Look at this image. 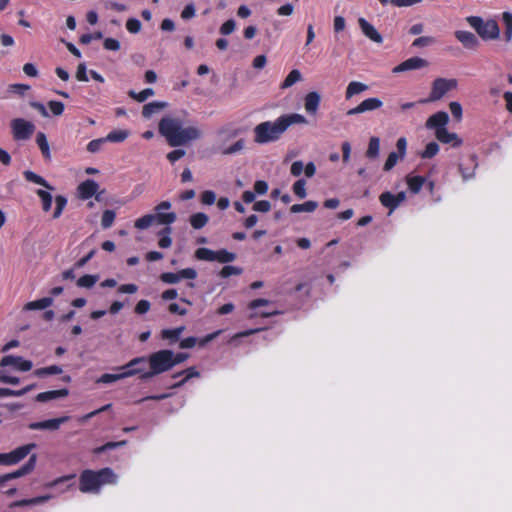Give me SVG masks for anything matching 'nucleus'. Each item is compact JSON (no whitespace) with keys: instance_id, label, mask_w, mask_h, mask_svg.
I'll list each match as a JSON object with an SVG mask.
<instances>
[{"instance_id":"obj_1","label":"nucleus","mask_w":512,"mask_h":512,"mask_svg":"<svg viewBox=\"0 0 512 512\" xmlns=\"http://www.w3.org/2000/svg\"><path fill=\"white\" fill-rule=\"evenodd\" d=\"M159 133L171 147L185 146L202 136L196 125H185L182 119L173 116L163 117L158 124Z\"/></svg>"},{"instance_id":"obj_2","label":"nucleus","mask_w":512,"mask_h":512,"mask_svg":"<svg viewBox=\"0 0 512 512\" xmlns=\"http://www.w3.org/2000/svg\"><path fill=\"white\" fill-rule=\"evenodd\" d=\"M307 123V119L301 114H283L274 121H265L256 125L253 129L254 142L261 145L276 142L291 125Z\"/></svg>"},{"instance_id":"obj_3","label":"nucleus","mask_w":512,"mask_h":512,"mask_svg":"<svg viewBox=\"0 0 512 512\" xmlns=\"http://www.w3.org/2000/svg\"><path fill=\"white\" fill-rule=\"evenodd\" d=\"M118 475L111 468L99 471L84 470L79 477V489L83 493L98 494L103 485L116 484Z\"/></svg>"},{"instance_id":"obj_4","label":"nucleus","mask_w":512,"mask_h":512,"mask_svg":"<svg viewBox=\"0 0 512 512\" xmlns=\"http://www.w3.org/2000/svg\"><path fill=\"white\" fill-rule=\"evenodd\" d=\"M147 359L150 365V370L141 374L140 378L142 380L150 379L173 368L171 350H159L150 354Z\"/></svg>"},{"instance_id":"obj_5","label":"nucleus","mask_w":512,"mask_h":512,"mask_svg":"<svg viewBox=\"0 0 512 512\" xmlns=\"http://www.w3.org/2000/svg\"><path fill=\"white\" fill-rule=\"evenodd\" d=\"M467 22L483 40H496L500 36V28L494 19L485 21L478 16H469Z\"/></svg>"},{"instance_id":"obj_6","label":"nucleus","mask_w":512,"mask_h":512,"mask_svg":"<svg viewBox=\"0 0 512 512\" xmlns=\"http://www.w3.org/2000/svg\"><path fill=\"white\" fill-rule=\"evenodd\" d=\"M457 87L456 79L436 78L431 87L428 99L421 100V103L440 100L447 92Z\"/></svg>"},{"instance_id":"obj_7","label":"nucleus","mask_w":512,"mask_h":512,"mask_svg":"<svg viewBox=\"0 0 512 512\" xmlns=\"http://www.w3.org/2000/svg\"><path fill=\"white\" fill-rule=\"evenodd\" d=\"M36 448L35 443H29L17 447L8 453H0V465L12 466L22 461L27 455Z\"/></svg>"},{"instance_id":"obj_8","label":"nucleus","mask_w":512,"mask_h":512,"mask_svg":"<svg viewBox=\"0 0 512 512\" xmlns=\"http://www.w3.org/2000/svg\"><path fill=\"white\" fill-rule=\"evenodd\" d=\"M10 127L15 140H27L35 131V125L23 118L11 120Z\"/></svg>"},{"instance_id":"obj_9","label":"nucleus","mask_w":512,"mask_h":512,"mask_svg":"<svg viewBox=\"0 0 512 512\" xmlns=\"http://www.w3.org/2000/svg\"><path fill=\"white\" fill-rule=\"evenodd\" d=\"M171 208V203L169 201H163L159 203L155 207V214H153L155 221L157 224L167 225L169 227L170 224L176 221V214L174 212H165Z\"/></svg>"},{"instance_id":"obj_10","label":"nucleus","mask_w":512,"mask_h":512,"mask_svg":"<svg viewBox=\"0 0 512 512\" xmlns=\"http://www.w3.org/2000/svg\"><path fill=\"white\" fill-rule=\"evenodd\" d=\"M448 123L449 115L444 111H438L427 119L425 126L427 129L433 130L436 136L440 131L447 129Z\"/></svg>"},{"instance_id":"obj_11","label":"nucleus","mask_w":512,"mask_h":512,"mask_svg":"<svg viewBox=\"0 0 512 512\" xmlns=\"http://www.w3.org/2000/svg\"><path fill=\"white\" fill-rule=\"evenodd\" d=\"M429 65L428 61L420 57H411L399 65L395 66L392 70L393 73H401L410 70H417L425 68Z\"/></svg>"},{"instance_id":"obj_12","label":"nucleus","mask_w":512,"mask_h":512,"mask_svg":"<svg viewBox=\"0 0 512 512\" xmlns=\"http://www.w3.org/2000/svg\"><path fill=\"white\" fill-rule=\"evenodd\" d=\"M383 102L377 97H371L363 100L358 106L347 111V115L352 116L368 111H373L381 108Z\"/></svg>"},{"instance_id":"obj_13","label":"nucleus","mask_w":512,"mask_h":512,"mask_svg":"<svg viewBox=\"0 0 512 512\" xmlns=\"http://www.w3.org/2000/svg\"><path fill=\"white\" fill-rule=\"evenodd\" d=\"M69 420L68 416H63L60 418L49 419L41 422H34L29 424V429L31 430H58L59 427Z\"/></svg>"},{"instance_id":"obj_14","label":"nucleus","mask_w":512,"mask_h":512,"mask_svg":"<svg viewBox=\"0 0 512 512\" xmlns=\"http://www.w3.org/2000/svg\"><path fill=\"white\" fill-rule=\"evenodd\" d=\"M9 365H13L18 370L24 371V372L31 370L33 367V364L31 361L24 360L23 358H21L19 356H13V355L5 356L4 358H2V360L0 362V366H2V367L9 366Z\"/></svg>"},{"instance_id":"obj_15","label":"nucleus","mask_w":512,"mask_h":512,"mask_svg":"<svg viewBox=\"0 0 512 512\" xmlns=\"http://www.w3.org/2000/svg\"><path fill=\"white\" fill-rule=\"evenodd\" d=\"M359 27L362 33L369 38L371 41L381 44L383 42V38L381 34L376 30V28L370 24L365 18L358 19Z\"/></svg>"},{"instance_id":"obj_16","label":"nucleus","mask_w":512,"mask_h":512,"mask_svg":"<svg viewBox=\"0 0 512 512\" xmlns=\"http://www.w3.org/2000/svg\"><path fill=\"white\" fill-rule=\"evenodd\" d=\"M435 138L443 144H450L452 147H459L463 143L462 139L458 136V134L454 132H449L448 129H445L444 131H440L439 133H437Z\"/></svg>"},{"instance_id":"obj_17","label":"nucleus","mask_w":512,"mask_h":512,"mask_svg":"<svg viewBox=\"0 0 512 512\" xmlns=\"http://www.w3.org/2000/svg\"><path fill=\"white\" fill-rule=\"evenodd\" d=\"M454 35H455L456 39L460 43H462L463 46L466 48L472 49V48L477 47L479 44L477 37L472 32L458 30V31H455Z\"/></svg>"},{"instance_id":"obj_18","label":"nucleus","mask_w":512,"mask_h":512,"mask_svg":"<svg viewBox=\"0 0 512 512\" xmlns=\"http://www.w3.org/2000/svg\"><path fill=\"white\" fill-rule=\"evenodd\" d=\"M37 461V455L32 454L29 458V460L19 469H17L14 472L8 473L10 480L23 477L29 473H31L35 466Z\"/></svg>"},{"instance_id":"obj_19","label":"nucleus","mask_w":512,"mask_h":512,"mask_svg":"<svg viewBox=\"0 0 512 512\" xmlns=\"http://www.w3.org/2000/svg\"><path fill=\"white\" fill-rule=\"evenodd\" d=\"M320 94L318 92H309L304 99V108L307 113L315 114L320 104Z\"/></svg>"},{"instance_id":"obj_20","label":"nucleus","mask_w":512,"mask_h":512,"mask_svg":"<svg viewBox=\"0 0 512 512\" xmlns=\"http://www.w3.org/2000/svg\"><path fill=\"white\" fill-rule=\"evenodd\" d=\"M140 371H141V369H131V370L124 371L123 373H120V374H108V373L103 374L97 380V382L105 383V384L112 383V382L118 381L123 378L131 377L135 374H138Z\"/></svg>"},{"instance_id":"obj_21","label":"nucleus","mask_w":512,"mask_h":512,"mask_svg":"<svg viewBox=\"0 0 512 512\" xmlns=\"http://www.w3.org/2000/svg\"><path fill=\"white\" fill-rule=\"evenodd\" d=\"M99 186L94 180H86L82 182L79 187V194L81 198L88 199L92 197L98 190Z\"/></svg>"},{"instance_id":"obj_22","label":"nucleus","mask_w":512,"mask_h":512,"mask_svg":"<svg viewBox=\"0 0 512 512\" xmlns=\"http://www.w3.org/2000/svg\"><path fill=\"white\" fill-rule=\"evenodd\" d=\"M54 300L52 297H44L35 301L28 302L24 305L23 310H43L50 307Z\"/></svg>"},{"instance_id":"obj_23","label":"nucleus","mask_w":512,"mask_h":512,"mask_svg":"<svg viewBox=\"0 0 512 512\" xmlns=\"http://www.w3.org/2000/svg\"><path fill=\"white\" fill-rule=\"evenodd\" d=\"M68 393L67 389L42 392L36 396V400L39 402H47L56 398L66 397Z\"/></svg>"},{"instance_id":"obj_24","label":"nucleus","mask_w":512,"mask_h":512,"mask_svg":"<svg viewBox=\"0 0 512 512\" xmlns=\"http://www.w3.org/2000/svg\"><path fill=\"white\" fill-rule=\"evenodd\" d=\"M368 86L362 82L352 81L348 84L345 92L346 99L352 98L354 95L361 94L366 91Z\"/></svg>"},{"instance_id":"obj_25","label":"nucleus","mask_w":512,"mask_h":512,"mask_svg":"<svg viewBox=\"0 0 512 512\" xmlns=\"http://www.w3.org/2000/svg\"><path fill=\"white\" fill-rule=\"evenodd\" d=\"M380 152V139L378 137H371L369 140L368 148L366 150V157L368 159H377Z\"/></svg>"},{"instance_id":"obj_26","label":"nucleus","mask_w":512,"mask_h":512,"mask_svg":"<svg viewBox=\"0 0 512 512\" xmlns=\"http://www.w3.org/2000/svg\"><path fill=\"white\" fill-rule=\"evenodd\" d=\"M167 107L166 102H151L144 105L142 114L145 118H150L153 114Z\"/></svg>"},{"instance_id":"obj_27","label":"nucleus","mask_w":512,"mask_h":512,"mask_svg":"<svg viewBox=\"0 0 512 512\" xmlns=\"http://www.w3.org/2000/svg\"><path fill=\"white\" fill-rule=\"evenodd\" d=\"M318 203L316 201H307L302 204H294L290 207L291 213L307 212L311 213L316 210Z\"/></svg>"},{"instance_id":"obj_28","label":"nucleus","mask_w":512,"mask_h":512,"mask_svg":"<svg viewBox=\"0 0 512 512\" xmlns=\"http://www.w3.org/2000/svg\"><path fill=\"white\" fill-rule=\"evenodd\" d=\"M502 22L505 26V41L509 43L512 40V13L508 11L503 12Z\"/></svg>"},{"instance_id":"obj_29","label":"nucleus","mask_w":512,"mask_h":512,"mask_svg":"<svg viewBox=\"0 0 512 512\" xmlns=\"http://www.w3.org/2000/svg\"><path fill=\"white\" fill-rule=\"evenodd\" d=\"M209 221V217L205 213H195L190 216V224L194 229L203 228Z\"/></svg>"},{"instance_id":"obj_30","label":"nucleus","mask_w":512,"mask_h":512,"mask_svg":"<svg viewBox=\"0 0 512 512\" xmlns=\"http://www.w3.org/2000/svg\"><path fill=\"white\" fill-rule=\"evenodd\" d=\"M36 143L38 144L42 155L45 158L50 159L51 158L50 148H49V144H48L47 138L44 133L39 132L37 134Z\"/></svg>"},{"instance_id":"obj_31","label":"nucleus","mask_w":512,"mask_h":512,"mask_svg":"<svg viewBox=\"0 0 512 512\" xmlns=\"http://www.w3.org/2000/svg\"><path fill=\"white\" fill-rule=\"evenodd\" d=\"M129 134L127 130H114L108 133L104 140L106 142H123L128 138Z\"/></svg>"},{"instance_id":"obj_32","label":"nucleus","mask_w":512,"mask_h":512,"mask_svg":"<svg viewBox=\"0 0 512 512\" xmlns=\"http://www.w3.org/2000/svg\"><path fill=\"white\" fill-rule=\"evenodd\" d=\"M154 223H156V221H155L153 214H146V215L138 218L135 221L134 226L137 229L144 230V229H147L150 226H152Z\"/></svg>"},{"instance_id":"obj_33","label":"nucleus","mask_w":512,"mask_h":512,"mask_svg":"<svg viewBox=\"0 0 512 512\" xmlns=\"http://www.w3.org/2000/svg\"><path fill=\"white\" fill-rule=\"evenodd\" d=\"M302 79V75L299 70L293 69L285 78L283 83L281 84L282 89H286L294 85L296 82Z\"/></svg>"},{"instance_id":"obj_34","label":"nucleus","mask_w":512,"mask_h":512,"mask_svg":"<svg viewBox=\"0 0 512 512\" xmlns=\"http://www.w3.org/2000/svg\"><path fill=\"white\" fill-rule=\"evenodd\" d=\"M24 177L27 181L33 182L35 184L41 185V186L51 189V190L53 189L44 178H42L40 175H38L32 171H25Z\"/></svg>"},{"instance_id":"obj_35","label":"nucleus","mask_w":512,"mask_h":512,"mask_svg":"<svg viewBox=\"0 0 512 512\" xmlns=\"http://www.w3.org/2000/svg\"><path fill=\"white\" fill-rule=\"evenodd\" d=\"M439 150H440L439 144L432 141L426 145L425 149L420 153V156L423 159H430V158H433L435 155H437Z\"/></svg>"},{"instance_id":"obj_36","label":"nucleus","mask_w":512,"mask_h":512,"mask_svg":"<svg viewBox=\"0 0 512 512\" xmlns=\"http://www.w3.org/2000/svg\"><path fill=\"white\" fill-rule=\"evenodd\" d=\"M244 147L245 141L243 139H240L231 146L221 148L220 152L222 155H232L242 151Z\"/></svg>"},{"instance_id":"obj_37","label":"nucleus","mask_w":512,"mask_h":512,"mask_svg":"<svg viewBox=\"0 0 512 512\" xmlns=\"http://www.w3.org/2000/svg\"><path fill=\"white\" fill-rule=\"evenodd\" d=\"M49 499H50V496H40V497H36V498H32V499L20 500V501H16V502L12 503L11 507H22V506H27V505H36V504L43 503Z\"/></svg>"},{"instance_id":"obj_38","label":"nucleus","mask_w":512,"mask_h":512,"mask_svg":"<svg viewBox=\"0 0 512 512\" xmlns=\"http://www.w3.org/2000/svg\"><path fill=\"white\" fill-rule=\"evenodd\" d=\"M424 182L425 179L421 176H412L407 178V185L413 193H418Z\"/></svg>"},{"instance_id":"obj_39","label":"nucleus","mask_w":512,"mask_h":512,"mask_svg":"<svg viewBox=\"0 0 512 512\" xmlns=\"http://www.w3.org/2000/svg\"><path fill=\"white\" fill-rule=\"evenodd\" d=\"M396 197L390 192H384L380 195V202L383 206L390 208L393 211L397 207Z\"/></svg>"},{"instance_id":"obj_40","label":"nucleus","mask_w":512,"mask_h":512,"mask_svg":"<svg viewBox=\"0 0 512 512\" xmlns=\"http://www.w3.org/2000/svg\"><path fill=\"white\" fill-rule=\"evenodd\" d=\"M154 95L152 88H146L143 91L137 93L133 90L129 91V96L138 102H144L146 99Z\"/></svg>"},{"instance_id":"obj_41","label":"nucleus","mask_w":512,"mask_h":512,"mask_svg":"<svg viewBox=\"0 0 512 512\" xmlns=\"http://www.w3.org/2000/svg\"><path fill=\"white\" fill-rule=\"evenodd\" d=\"M146 362H148V359L146 357H137V358H134L132 359L131 361H129L126 365L120 367L119 369H122V370H131V369H141V372H143V369L141 367H138L140 364H145Z\"/></svg>"},{"instance_id":"obj_42","label":"nucleus","mask_w":512,"mask_h":512,"mask_svg":"<svg viewBox=\"0 0 512 512\" xmlns=\"http://www.w3.org/2000/svg\"><path fill=\"white\" fill-rule=\"evenodd\" d=\"M60 373H62V368L57 365H52L46 368H40L34 371V374L38 377Z\"/></svg>"},{"instance_id":"obj_43","label":"nucleus","mask_w":512,"mask_h":512,"mask_svg":"<svg viewBox=\"0 0 512 512\" xmlns=\"http://www.w3.org/2000/svg\"><path fill=\"white\" fill-rule=\"evenodd\" d=\"M98 279L99 277L97 275H84L78 279L77 285L79 287L90 288L98 281Z\"/></svg>"},{"instance_id":"obj_44","label":"nucleus","mask_w":512,"mask_h":512,"mask_svg":"<svg viewBox=\"0 0 512 512\" xmlns=\"http://www.w3.org/2000/svg\"><path fill=\"white\" fill-rule=\"evenodd\" d=\"M37 195L40 197L42 201V208L44 211H49L52 205V196L50 193L39 189L37 191Z\"/></svg>"},{"instance_id":"obj_45","label":"nucleus","mask_w":512,"mask_h":512,"mask_svg":"<svg viewBox=\"0 0 512 512\" xmlns=\"http://www.w3.org/2000/svg\"><path fill=\"white\" fill-rule=\"evenodd\" d=\"M292 189H293V192L295 193V195H297L300 199L305 198L306 195H307V193H306V182L303 179L297 180L293 184Z\"/></svg>"},{"instance_id":"obj_46","label":"nucleus","mask_w":512,"mask_h":512,"mask_svg":"<svg viewBox=\"0 0 512 512\" xmlns=\"http://www.w3.org/2000/svg\"><path fill=\"white\" fill-rule=\"evenodd\" d=\"M115 220V212L112 210H105L102 215L101 225L103 228L107 229L112 226Z\"/></svg>"},{"instance_id":"obj_47","label":"nucleus","mask_w":512,"mask_h":512,"mask_svg":"<svg viewBox=\"0 0 512 512\" xmlns=\"http://www.w3.org/2000/svg\"><path fill=\"white\" fill-rule=\"evenodd\" d=\"M183 331H184V327H178L175 329H165L162 331L161 335H162V338H164V339L177 340Z\"/></svg>"},{"instance_id":"obj_48","label":"nucleus","mask_w":512,"mask_h":512,"mask_svg":"<svg viewBox=\"0 0 512 512\" xmlns=\"http://www.w3.org/2000/svg\"><path fill=\"white\" fill-rule=\"evenodd\" d=\"M55 204H56V208H55V211L53 213V218H58L60 217L63 209L65 208L66 204H67V200L64 196L62 195H58L56 196L55 198Z\"/></svg>"},{"instance_id":"obj_49","label":"nucleus","mask_w":512,"mask_h":512,"mask_svg":"<svg viewBox=\"0 0 512 512\" xmlns=\"http://www.w3.org/2000/svg\"><path fill=\"white\" fill-rule=\"evenodd\" d=\"M404 157H399V154L396 152H391L388 155L386 162L384 163L383 169L385 171H390L398 162V160H402Z\"/></svg>"},{"instance_id":"obj_50","label":"nucleus","mask_w":512,"mask_h":512,"mask_svg":"<svg viewBox=\"0 0 512 512\" xmlns=\"http://www.w3.org/2000/svg\"><path fill=\"white\" fill-rule=\"evenodd\" d=\"M172 229L171 227H166L160 234H164L159 242H158V245L161 247V248H168L171 246L172 244V239L170 238V233H171Z\"/></svg>"},{"instance_id":"obj_51","label":"nucleus","mask_w":512,"mask_h":512,"mask_svg":"<svg viewBox=\"0 0 512 512\" xmlns=\"http://www.w3.org/2000/svg\"><path fill=\"white\" fill-rule=\"evenodd\" d=\"M236 259V255L225 249L218 250V262L219 263H230Z\"/></svg>"},{"instance_id":"obj_52","label":"nucleus","mask_w":512,"mask_h":512,"mask_svg":"<svg viewBox=\"0 0 512 512\" xmlns=\"http://www.w3.org/2000/svg\"><path fill=\"white\" fill-rule=\"evenodd\" d=\"M212 251L213 250H210L208 248H198L196 251H195V257L198 259V260H203V261H210L212 262Z\"/></svg>"},{"instance_id":"obj_53","label":"nucleus","mask_w":512,"mask_h":512,"mask_svg":"<svg viewBox=\"0 0 512 512\" xmlns=\"http://www.w3.org/2000/svg\"><path fill=\"white\" fill-rule=\"evenodd\" d=\"M435 43V39L432 36H422L415 39L412 43L413 47H426Z\"/></svg>"},{"instance_id":"obj_54","label":"nucleus","mask_w":512,"mask_h":512,"mask_svg":"<svg viewBox=\"0 0 512 512\" xmlns=\"http://www.w3.org/2000/svg\"><path fill=\"white\" fill-rule=\"evenodd\" d=\"M29 89L30 86L25 84H12L8 87V92L23 96Z\"/></svg>"},{"instance_id":"obj_55","label":"nucleus","mask_w":512,"mask_h":512,"mask_svg":"<svg viewBox=\"0 0 512 512\" xmlns=\"http://www.w3.org/2000/svg\"><path fill=\"white\" fill-rule=\"evenodd\" d=\"M242 273V269L236 266H225L220 271V276L223 278H227L232 275H240Z\"/></svg>"},{"instance_id":"obj_56","label":"nucleus","mask_w":512,"mask_h":512,"mask_svg":"<svg viewBox=\"0 0 512 512\" xmlns=\"http://www.w3.org/2000/svg\"><path fill=\"white\" fill-rule=\"evenodd\" d=\"M106 143L104 138L92 140L87 145V150L91 153H96L101 150L102 146Z\"/></svg>"},{"instance_id":"obj_57","label":"nucleus","mask_w":512,"mask_h":512,"mask_svg":"<svg viewBox=\"0 0 512 512\" xmlns=\"http://www.w3.org/2000/svg\"><path fill=\"white\" fill-rule=\"evenodd\" d=\"M216 201V194L211 190H206L201 194V202L204 205H212Z\"/></svg>"},{"instance_id":"obj_58","label":"nucleus","mask_w":512,"mask_h":512,"mask_svg":"<svg viewBox=\"0 0 512 512\" xmlns=\"http://www.w3.org/2000/svg\"><path fill=\"white\" fill-rule=\"evenodd\" d=\"M236 28V23L233 19L227 20L220 27V33L223 35L231 34Z\"/></svg>"},{"instance_id":"obj_59","label":"nucleus","mask_w":512,"mask_h":512,"mask_svg":"<svg viewBox=\"0 0 512 512\" xmlns=\"http://www.w3.org/2000/svg\"><path fill=\"white\" fill-rule=\"evenodd\" d=\"M126 28L130 33H138L141 29V23L138 19L131 18L127 20Z\"/></svg>"},{"instance_id":"obj_60","label":"nucleus","mask_w":512,"mask_h":512,"mask_svg":"<svg viewBox=\"0 0 512 512\" xmlns=\"http://www.w3.org/2000/svg\"><path fill=\"white\" fill-rule=\"evenodd\" d=\"M270 209H271V204L269 201H266V200L257 201L253 205V210L256 212L266 213V212L270 211Z\"/></svg>"},{"instance_id":"obj_61","label":"nucleus","mask_w":512,"mask_h":512,"mask_svg":"<svg viewBox=\"0 0 512 512\" xmlns=\"http://www.w3.org/2000/svg\"><path fill=\"white\" fill-rule=\"evenodd\" d=\"M160 279L163 282L168 283V284H176L180 281L178 272L177 273H170V272L163 273V274H161Z\"/></svg>"},{"instance_id":"obj_62","label":"nucleus","mask_w":512,"mask_h":512,"mask_svg":"<svg viewBox=\"0 0 512 512\" xmlns=\"http://www.w3.org/2000/svg\"><path fill=\"white\" fill-rule=\"evenodd\" d=\"M179 279H195L197 277V272L193 268L182 269L178 272Z\"/></svg>"},{"instance_id":"obj_63","label":"nucleus","mask_w":512,"mask_h":512,"mask_svg":"<svg viewBox=\"0 0 512 512\" xmlns=\"http://www.w3.org/2000/svg\"><path fill=\"white\" fill-rule=\"evenodd\" d=\"M450 111L452 115L456 118V120H461L462 118V106L459 102H451L449 104Z\"/></svg>"},{"instance_id":"obj_64","label":"nucleus","mask_w":512,"mask_h":512,"mask_svg":"<svg viewBox=\"0 0 512 512\" xmlns=\"http://www.w3.org/2000/svg\"><path fill=\"white\" fill-rule=\"evenodd\" d=\"M49 108L54 115L59 116L64 111V104L59 101H50Z\"/></svg>"}]
</instances>
